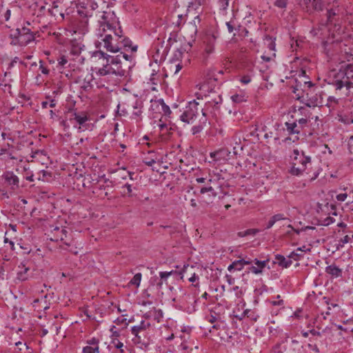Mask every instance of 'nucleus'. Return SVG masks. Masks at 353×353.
<instances>
[{
    "mask_svg": "<svg viewBox=\"0 0 353 353\" xmlns=\"http://www.w3.org/2000/svg\"><path fill=\"white\" fill-rule=\"evenodd\" d=\"M311 165L310 157L305 156L304 152L294 150L292 156L291 173L294 175L301 174Z\"/></svg>",
    "mask_w": 353,
    "mask_h": 353,
    "instance_id": "3",
    "label": "nucleus"
},
{
    "mask_svg": "<svg viewBox=\"0 0 353 353\" xmlns=\"http://www.w3.org/2000/svg\"><path fill=\"white\" fill-rule=\"evenodd\" d=\"M120 336V333L117 331H114L112 332L111 338L112 341L113 340V338L115 339V340H117V338Z\"/></svg>",
    "mask_w": 353,
    "mask_h": 353,
    "instance_id": "58",
    "label": "nucleus"
},
{
    "mask_svg": "<svg viewBox=\"0 0 353 353\" xmlns=\"http://www.w3.org/2000/svg\"><path fill=\"white\" fill-rule=\"evenodd\" d=\"M272 218L273 219V220L276 222L279 221H281V220H285L286 219V217L284 216V214H274V216H272Z\"/></svg>",
    "mask_w": 353,
    "mask_h": 353,
    "instance_id": "42",
    "label": "nucleus"
},
{
    "mask_svg": "<svg viewBox=\"0 0 353 353\" xmlns=\"http://www.w3.org/2000/svg\"><path fill=\"white\" fill-rule=\"evenodd\" d=\"M190 205L193 208H196L197 206V204H196V200L194 199H192L190 200Z\"/></svg>",
    "mask_w": 353,
    "mask_h": 353,
    "instance_id": "64",
    "label": "nucleus"
},
{
    "mask_svg": "<svg viewBox=\"0 0 353 353\" xmlns=\"http://www.w3.org/2000/svg\"><path fill=\"white\" fill-rule=\"evenodd\" d=\"M226 26L229 32H232L234 30H236L237 28L240 27L235 19H232L231 21L226 22Z\"/></svg>",
    "mask_w": 353,
    "mask_h": 353,
    "instance_id": "29",
    "label": "nucleus"
},
{
    "mask_svg": "<svg viewBox=\"0 0 353 353\" xmlns=\"http://www.w3.org/2000/svg\"><path fill=\"white\" fill-rule=\"evenodd\" d=\"M142 275L141 273H137L133 278L130 281L131 285H136V287H139L141 281Z\"/></svg>",
    "mask_w": 353,
    "mask_h": 353,
    "instance_id": "32",
    "label": "nucleus"
},
{
    "mask_svg": "<svg viewBox=\"0 0 353 353\" xmlns=\"http://www.w3.org/2000/svg\"><path fill=\"white\" fill-rule=\"evenodd\" d=\"M112 343L114 345V347L117 349H119L121 353H123L124 350H123V343L119 340H115V339L113 338V340L112 341Z\"/></svg>",
    "mask_w": 353,
    "mask_h": 353,
    "instance_id": "35",
    "label": "nucleus"
},
{
    "mask_svg": "<svg viewBox=\"0 0 353 353\" xmlns=\"http://www.w3.org/2000/svg\"><path fill=\"white\" fill-rule=\"evenodd\" d=\"M109 54L105 53L101 50H97L93 53L92 58L101 61L102 67L99 68L96 72V75L98 76L102 81L106 80V77L113 75L112 70V63L108 62V57Z\"/></svg>",
    "mask_w": 353,
    "mask_h": 353,
    "instance_id": "5",
    "label": "nucleus"
},
{
    "mask_svg": "<svg viewBox=\"0 0 353 353\" xmlns=\"http://www.w3.org/2000/svg\"><path fill=\"white\" fill-rule=\"evenodd\" d=\"M189 281L194 283L196 281H199V276L194 273L189 279Z\"/></svg>",
    "mask_w": 353,
    "mask_h": 353,
    "instance_id": "53",
    "label": "nucleus"
},
{
    "mask_svg": "<svg viewBox=\"0 0 353 353\" xmlns=\"http://www.w3.org/2000/svg\"><path fill=\"white\" fill-rule=\"evenodd\" d=\"M347 196V195L346 193L339 194L336 196V199L339 201H344L346 199Z\"/></svg>",
    "mask_w": 353,
    "mask_h": 353,
    "instance_id": "49",
    "label": "nucleus"
},
{
    "mask_svg": "<svg viewBox=\"0 0 353 353\" xmlns=\"http://www.w3.org/2000/svg\"><path fill=\"white\" fill-rule=\"evenodd\" d=\"M123 188H125L127 192H126V194L128 195V196H132V186L131 185L127 183L125 184L124 186H123Z\"/></svg>",
    "mask_w": 353,
    "mask_h": 353,
    "instance_id": "50",
    "label": "nucleus"
},
{
    "mask_svg": "<svg viewBox=\"0 0 353 353\" xmlns=\"http://www.w3.org/2000/svg\"><path fill=\"white\" fill-rule=\"evenodd\" d=\"M296 252H306L310 251V248H307L305 245H303L302 247L298 248L296 250Z\"/></svg>",
    "mask_w": 353,
    "mask_h": 353,
    "instance_id": "51",
    "label": "nucleus"
},
{
    "mask_svg": "<svg viewBox=\"0 0 353 353\" xmlns=\"http://www.w3.org/2000/svg\"><path fill=\"white\" fill-rule=\"evenodd\" d=\"M150 327V323L148 322H145V321H141L139 325L133 326L131 329L132 334L134 336L133 341L135 343L144 344L145 343L144 341H143L140 333H141L143 331H145Z\"/></svg>",
    "mask_w": 353,
    "mask_h": 353,
    "instance_id": "11",
    "label": "nucleus"
},
{
    "mask_svg": "<svg viewBox=\"0 0 353 353\" xmlns=\"http://www.w3.org/2000/svg\"><path fill=\"white\" fill-rule=\"evenodd\" d=\"M248 96L245 93L241 92L239 94H235L231 97L232 101L235 103H242L248 100Z\"/></svg>",
    "mask_w": 353,
    "mask_h": 353,
    "instance_id": "24",
    "label": "nucleus"
},
{
    "mask_svg": "<svg viewBox=\"0 0 353 353\" xmlns=\"http://www.w3.org/2000/svg\"><path fill=\"white\" fill-rule=\"evenodd\" d=\"M152 282L155 283L157 289L159 290L162 288L163 284L164 283L161 279H158L157 277L152 278Z\"/></svg>",
    "mask_w": 353,
    "mask_h": 353,
    "instance_id": "38",
    "label": "nucleus"
},
{
    "mask_svg": "<svg viewBox=\"0 0 353 353\" xmlns=\"http://www.w3.org/2000/svg\"><path fill=\"white\" fill-rule=\"evenodd\" d=\"M274 262V263H277L279 266L285 268L290 267L292 263L291 259H286L280 254L276 255Z\"/></svg>",
    "mask_w": 353,
    "mask_h": 353,
    "instance_id": "20",
    "label": "nucleus"
},
{
    "mask_svg": "<svg viewBox=\"0 0 353 353\" xmlns=\"http://www.w3.org/2000/svg\"><path fill=\"white\" fill-rule=\"evenodd\" d=\"M18 43L21 46H26L30 43L31 41L34 40V35L33 33L32 34H19L16 37Z\"/></svg>",
    "mask_w": 353,
    "mask_h": 353,
    "instance_id": "17",
    "label": "nucleus"
},
{
    "mask_svg": "<svg viewBox=\"0 0 353 353\" xmlns=\"http://www.w3.org/2000/svg\"><path fill=\"white\" fill-rule=\"evenodd\" d=\"M152 312H153V310H150V311H149V312H146V313L144 314V316H144L145 319H149V318H150V317L153 316V315H152Z\"/></svg>",
    "mask_w": 353,
    "mask_h": 353,
    "instance_id": "62",
    "label": "nucleus"
},
{
    "mask_svg": "<svg viewBox=\"0 0 353 353\" xmlns=\"http://www.w3.org/2000/svg\"><path fill=\"white\" fill-rule=\"evenodd\" d=\"M67 63L68 60L64 56H62L58 59V65L61 67H64Z\"/></svg>",
    "mask_w": 353,
    "mask_h": 353,
    "instance_id": "44",
    "label": "nucleus"
},
{
    "mask_svg": "<svg viewBox=\"0 0 353 353\" xmlns=\"http://www.w3.org/2000/svg\"><path fill=\"white\" fill-rule=\"evenodd\" d=\"M26 24H27V26H25L22 27L21 28L17 29V34H26V33H27V34L33 33V31L32 30V29L29 28V26L31 25L30 23L27 21Z\"/></svg>",
    "mask_w": 353,
    "mask_h": 353,
    "instance_id": "30",
    "label": "nucleus"
},
{
    "mask_svg": "<svg viewBox=\"0 0 353 353\" xmlns=\"http://www.w3.org/2000/svg\"><path fill=\"white\" fill-rule=\"evenodd\" d=\"M6 181L9 183L10 185L16 186L19 185V181L18 177L12 174L6 176Z\"/></svg>",
    "mask_w": 353,
    "mask_h": 353,
    "instance_id": "31",
    "label": "nucleus"
},
{
    "mask_svg": "<svg viewBox=\"0 0 353 353\" xmlns=\"http://www.w3.org/2000/svg\"><path fill=\"white\" fill-rule=\"evenodd\" d=\"M241 261H242L244 266L247 265H250L248 268V272L255 274H261L267 264L266 261H259L257 259H252L251 258L247 256L241 259Z\"/></svg>",
    "mask_w": 353,
    "mask_h": 353,
    "instance_id": "7",
    "label": "nucleus"
},
{
    "mask_svg": "<svg viewBox=\"0 0 353 353\" xmlns=\"http://www.w3.org/2000/svg\"><path fill=\"white\" fill-rule=\"evenodd\" d=\"M87 345L83 348V353H99V340L96 338H92L87 341Z\"/></svg>",
    "mask_w": 353,
    "mask_h": 353,
    "instance_id": "13",
    "label": "nucleus"
},
{
    "mask_svg": "<svg viewBox=\"0 0 353 353\" xmlns=\"http://www.w3.org/2000/svg\"><path fill=\"white\" fill-rule=\"evenodd\" d=\"M286 126V130L288 131V134H299L301 132L300 126L298 125L296 121L289 123H285Z\"/></svg>",
    "mask_w": 353,
    "mask_h": 353,
    "instance_id": "22",
    "label": "nucleus"
},
{
    "mask_svg": "<svg viewBox=\"0 0 353 353\" xmlns=\"http://www.w3.org/2000/svg\"><path fill=\"white\" fill-rule=\"evenodd\" d=\"M39 63V70H41V72L43 74L48 75L50 72L49 69L47 68V66L44 65L43 62L42 61H40Z\"/></svg>",
    "mask_w": 353,
    "mask_h": 353,
    "instance_id": "40",
    "label": "nucleus"
},
{
    "mask_svg": "<svg viewBox=\"0 0 353 353\" xmlns=\"http://www.w3.org/2000/svg\"><path fill=\"white\" fill-rule=\"evenodd\" d=\"M338 104L339 99L333 96H330L327 99V103L325 105L327 106L329 108L335 109Z\"/></svg>",
    "mask_w": 353,
    "mask_h": 353,
    "instance_id": "26",
    "label": "nucleus"
},
{
    "mask_svg": "<svg viewBox=\"0 0 353 353\" xmlns=\"http://www.w3.org/2000/svg\"><path fill=\"white\" fill-rule=\"evenodd\" d=\"M112 63L113 74L119 77H123L125 74V70L121 65V59L119 56H108V62Z\"/></svg>",
    "mask_w": 353,
    "mask_h": 353,
    "instance_id": "10",
    "label": "nucleus"
},
{
    "mask_svg": "<svg viewBox=\"0 0 353 353\" xmlns=\"http://www.w3.org/2000/svg\"><path fill=\"white\" fill-rule=\"evenodd\" d=\"M54 230L55 232L54 236L56 237L55 241H58L59 239L60 241H63L66 245H68V246L71 245V244H72L71 242L64 241L65 239L67 237L66 236L67 231L64 228H59L58 227H56Z\"/></svg>",
    "mask_w": 353,
    "mask_h": 353,
    "instance_id": "18",
    "label": "nucleus"
},
{
    "mask_svg": "<svg viewBox=\"0 0 353 353\" xmlns=\"http://www.w3.org/2000/svg\"><path fill=\"white\" fill-rule=\"evenodd\" d=\"M199 103L195 100L189 102L185 110L181 115V120L185 123H192L196 118L199 111L202 112L203 118L200 119V123L205 124L207 122V114L205 110L199 107Z\"/></svg>",
    "mask_w": 353,
    "mask_h": 353,
    "instance_id": "4",
    "label": "nucleus"
},
{
    "mask_svg": "<svg viewBox=\"0 0 353 353\" xmlns=\"http://www.w3.org/2000/svg\"><path fill=\"white\" fill-rule=\"evenodd\" d=\"M243 267H244V265H243L242 261H241V259H239V260H236V261H234L232 264H230L228 266V270L230 272L232 270L240 271V270H243Z\"/></svg>",
    "mask_w": 353,
    "mask_h": 353,
    "instance_id": "25",
    "label": "nucleus"
},
{
    "mask_svg": "<svg viewBox=\"0 0 353 353\" xmlns=\"http://www.w3.org/2000/svg\"><path fill=\"white\" fill-rule=\"evenodd\" d=\"M327 3V0H304L302 6L307 12H312L323 10Z\"/></svg>",
    "mask_w": 353,
    "mask_h": 353,
    "instance_id": "8",
    "label": "nucleus"
},
{
    "mask_svg": "<svg viewBox=\"0 0 353 353\" xmlns=\"http://www.w3.org/2000/svg\"><path fill=\"white\" fill-rule=\"evenodd\" d=\"M120 50L123 48L125 50H131L132 52L137 51V46H132V41L128 39L125 37L122 34V39H120Z\"/></svg>",
    "mask_w": 353,
    "mask_h": 353,
    "instance_id": "19",
    "label": "nucleus"
},
{
    "mask_svg": "<svg viewBox=\"0 0 353 353\" xmlns=\"http://www.w3.org/2000/svg\"><path fill=\"white\" fill-rule=\"evenodd\" d=\"M196 181L199 183H205L206 181H208V182H209L210 184L214 183V181L212 179H207L206 178L203 177L196 178Z\"/></svg>",
    "mask_w": 353,
    "mask_h": 353,
    "instance_id": "46",
    "label": "nucleus"
},
{
    "mask_svg": "<svg viewBox=\"0 0 353 353\" xmlns=\"http://www.w3.org/2000/svg\"><path fill=\"white\" fill-rule=\"evenodd\" d=\"M11 12L10 10H7L4 14V18L6 21H8L10 17Z\"/></svg>",
    "mask_w": 353,
    "mask_h": 353,
    "instance_id": "61",
    "label": "nucleus"
},
{
    "mask_svg": "<svg viewBox=\"0 0 353 353\" xmlns=\"http://www.w3.org/2000/svg\"><path fill=\"white\" fill-rule=\"evenodd\" d=\"M240 81L243 84H248L251 81V77L249 75H244L241 77Z\"/></svg>",
    "mask_w": 353,
    "mask_h": 353,
    "instance_id": "45",
    "label": "nucleus"
},
{
    "mask_svg": "<svg viewBox=\"0 0 353 353\" xmlns=\"http://www.w3.org/2000/svg\"><path fill=\"white\" fill-rule=\"evenodd\" d=\"M219 154V152H212L210 153V157L214 159V161H219V159L216 157V156Z\"/></svg>",
    "mask_w": 353,
    "mask_h": 353,
    "instance_id": "63",
    "label": "nucleus"
},
{
    "mask_svg": "<svg viewBox=\"0 0 353 353\" xmlns=\"http://www.w3.org/2000/svg\"><path fill=\"white\" fill-rule=\"evenodd\" d=\"M152 315L154 320H156L157 322H159L161 319L163 317V312L161 310L156 309L155 307H154Z\"/></svg>",
    "mask_w": 353,
    "mask_h": 353,
    "instance_id": "33",
    "label": "nucleus"
},
{
    "mask_svg": "<svg viewBox=\"0 0 353 353\" xmlns=\"http://www.w3.org/2000/svg\"><path fill=\"white\" fill-rule=\"evenodd\" d=\"M161 108L164 112V114L167 115L171 112L170 108L166 105L163 102L161 103Z\"/></svg>",
    "mask_w": 353,
    "mask_h": 353,
    "instance_id": "47",
    "label": "nucleus"
},
{
    "mask_svg": "<svg viewBox=\"0 0 353 353\" xmlns=\"http://www.w3.org/2000/svg\"><path fill=\"white\" fill-rule=\"evenodd\" d=\"M310 114L305 115V118L299 119L296 120V123L299 126H300L301 130L303 129L305 127L307 126V123L310 121Z\"/></svg>",
    "mask_w": 353,
    "mask_h": 353,
    "instance_id": "28",
    "label": "nucleus"
},
{
    "mask_svg": "<svg viewBox=\"0 0 353 353\" xmlns=\"http://www.w3.org/2000/svg\"><path fill=\"white\" fill-rule=\"evenodd\" d=\"M322 103L323 99L321 97V94H319V95L318 96V94L316 93L314 96H312L307 99L305 105L310 108H314L316 106L322 105Z\"/></svg>",
    "mask_w": 353,
    "mask_h": 353,
    "instance_id": "15",
    "label": "nucleus"
},
{
    "mask_svg": "<svg viewBox=\"0 0 353 353\" xmlns=\"http://www.w3.org/2000/svg\"><path fill=\"white\" fill-rule=\"evenodd\" d=\"M216 37L214 34H207L203 38V55L208 57L214 52Z\"/></svg>",
    "mask_w": 353,
    "mask_h": 353,
    "instance_id": "9",
    "label": "nucleus"
},
{
    "mask_svg": "<svg viewBox=\"0 0 353 353\" xmlns=\"http://www.w3.org/2000/svg\"><path fill=\"white\" fill-rule=\"evenodd\" d=\"M334 222V219L332 217H327L323 221V225H328Z\"/></svg>",
    "mask_w": 353,
    "mask_h": 353,
    "instance_id": "54",
    "label": "nucleus"
},
{
    "mask_svg": "<svg viewBox=\"0 0 353 353\" xmlns=\"http://www.w3.org/2000/svg\"><path fill=\"white\" fill-rule=\"evenodd\" d=\"M303 256V254L301 252H296V250L292 252L288 256L290 259H292L295 261L301 260Z\"/></svg>",
    "mask_w": 353,
    "mask_h": 353,
    "instance_id": "34",
    "label": "nucleus"
},
{
    "mask_svg": "<svg viewBox=\"0 0 353 353\" xmlns=\"http://www.w3.org/2000/svg\"><path fill=\"white\" fill-rule=\"evenodd\" d=\"M274 5L279 8H284L287 6V0H276Z\"/></svg>",
    "mask_w": 353,
    "mask_h": 353,
    "instance_id": "37",
    "label": "nucleus"
},
{
    "mask_svg": "<svg viewBox=\"0 0 353 353\" xmlns=\"http://www.w3.org/2000/svg\"><path fill=\"white\" fill-rule=\"evenodd\" d=\"M174 67H175V70L174 71V73L176 74L181 70L182 65L181 63H178L176 65H175Z\"/></svg>",
    "mask_w": 353,
    "mask_h": 353,
    "instance_id": "59",
    "label": "nucleus"
},
{
    "mask_svg": "<svg viewBox=\"0 0 353 353\" xmlns=\"http://www.w3.org/2000/svg\"><path fill=\"white\" fill-rule=\"evenodd\" d=\"M202 127L201 125L194 126L192 128L193 134L197 133L201 130Z\"/></svg>",
    "mask_w": 353,
    "mask_h": 353,
    "instance_id": "60",
    "label": "nucleus"
},
{
    "mask_svg": "<svg viewBox=\"0 0 353 353\" xmlns=\"http://www.w3.org/2000/svg\"><path fill=\"white\" fill-rule=\"evenodd\" d=\"M94 78L92 77V74H88L84 80L83 82L81 83V88L83 89L85 91L90 90L93 87V82Z\"/></svg>",
    "mask_w": 353,
    "mask_h": 353,
    "instance_id": "21",
    "label": "nucleus"
},
{
    "mask_svg": "<svg viewBox=\"0 0 353 353\" xmlns=\"http://www.w3.org/2000/svg\"><path fill=\"white\" fill-rule=\"evenodd\" d=\"M308 347L313 351H314L316 353L319 352V349L318 346L316 344H308Z\"/></svg>",
    "mask_w": 353,
    "mask_h": 353,
    "instance_id": "56",
    "label": "nucleus"
},
{
    "mask_svg": "<svg viewBox=\"0 0 353 353\" xmlns=\"http://www.w3.org/2000/svg\"><path fill=\"white\" fill-rule=\"evenodd\" d=\"M275 223V221L273 220V219L271 217L270 220L268 221V223L266 226V229L271 228Z\"/></svg>",
    "mask_w": 353,
    "mask_h": 353,
    "instance_id": "57",
    "label": "nucleus"
},
{
    "mask_svg": "<svg viewBox=\"0 0 353 353\" xmlns=\"http://www.w3.org/2000/svg\"><path fill=\"white\" fill-rule=\"evenodd\" d=\"M332 84L336 90H341L343 87L347 90L353 88V63L341 65L334 75Z\"/></svg>",
    "mask_w": 353,
    "mask_h": 353,
    "instance_id": "2",
    "label": "nucleus"
},
{
    "mask_svg": "<svg viewBox=\"0 0 353 353\" xmlns=\"http://www.w3.org/2000/svg\"><path fill=\"white\" fill-rule=\"evenodd\" d=\"M348 147L350 152L353 154V135L350 137L348 141Z\"/></svg>",
    "mask_w": 353,
    "mask_h": 353,
    "instance_id": "48",
    "label": "nucleus"
},
{
    "mask_svg": "<svg viewBox=\"0 0 353 353\" xmlns=\"http://www.w3.org/2000/svg\"><path fill=\"white\" fill-rule=\"evenodd\" d=\"M112 18L113 13L102 12L99 20V26L97 33L98 40L96 46H103L107 51L115 53L120 51V39H122L123 31L120 27L117 28L116 25L111 22Z\"/></svg>",
    "mask_w": 353,
    "mask_h": 353,
    "instance_id": "1",
    "label": "nucleus"
},
{
    "mask_svg": "<svg viewBox=\"0 0 353 353\" xmlns=\"http://www.w3.org/2000/svg\"><path fill=\"white\" fill-rule=\"evenodd\" d=\"M337 13L333 9H328L327 12V22H332V17L336 15Z\"/></svg>",
    "mask_w": 353,
    "mask_h": 353,
    "instance_id": "39",
    "label": "nucleus"
},
{
    "mask_svg": "<svg viewBox=\"0 0 353 353\" xmlns=\"http://www.w3.org/2000/svg\"><path fill=\"white\" fill-rule=\"evenodd\" d=\"M173 273V271L171 272H161L159 273L160 279L163 281L166 282L167 279L172 275Z\"/></svg>",
    "mask_w": 353,
    "mask_h": 353,
    "instance_id": "36",
    "label": "nucleus"
},
{
    "mask_svg": "<svg viewBox=\"0 0 353 353\" xmlns=\"http://www.w3.org/2000/svg\"><path fill=\"white\" fill-rule=\"evenodd\" d=\"M135 109H137L136 111H134L133 113H132V115L133 116H135L136 117H138L139 118V120H141V115L142 114V111L141 109H138L137 108L135 107Z\"/></svg>",
    "mask_w": 353,
    "mask_h": 353,
    "instance_id": "52",
    "label": "nucleus"
},
{
    "mask_svg": "<svg viewBox=\"0 0 353 353\" xmlns=\"http://www.w3.org/2000/svg\"><path fill=\"white\" fill-rule=\"evenodd\" d=\"M30 263L28 261L21 262L17 267V279L24 281L30 277Z\"/></svg>",
    "mask_w": 353,
    "mask_h": 353,
    "instance_id": "12",
    "label": "nucleus"
},
{
    "mask_svg": "<svg viewBox=\"0 0 353 353\" xmlns=\"http://www.w3.org/2000/svg\"><path fill=\"white\" fill-rule=\"evenodd\" d=\"M172 17L177 18L176 20L173 22V23L178 28H180L182 25H183L185 23L187 14L185 13V12L181 13L177 9H175L172 12Z\"/></svg>",
    "mask_w": 353,
    "mask_h": 353,
    "instance_id": "14",
    "label": "nucleus"
},
{
    "mask_svg": "<svg viewBox=\"0 0 353 353\" xmlns=\"http://www.w3.org/2000/svg\"><path fill=\"white\" fill-rule=\"evenodd\" d=\"M159 127L161 132H163V133H167L168 130L171 129V128H168V125L165 123H159Z\"/></svg>",
    "mask_w": 353,
    "mask_h": 353,
    "instance_id": "43",
    "label": "nucleus"
},
{
    "mask_svg": "<svg viewBox=\"0 0 353 353\" xmlns=\"http://www.w3.org/2000/svg\"><path fill=\"white\" fill-rule=\"evenodd\" d=\"M325 272L330 275L332 278L341 277L343 271L334 264L330 265L325 268Z\"/></svg>",
    "mask_w": 353,
    "mask_h": 353,
    "instance_id": "16",
    "label": "nucleus"
},
{
    "mask_svg": "<svg viewBox=\"0 0 353 353\" xmlns=\"http://www.w3.org/2000/svg\"><path fill=\"white\" fill-rule=\"evenodd\" d=\"M199 203L203 207L208 206L213 203L214 199L217 195L214 188L210 184L203 187L200 190Z\"/></svg>",
    "mask_w": 353,
    "mask_h": 353,
    "instance_id": "6",
    "label": "nucleus"
},
{
    "mask_svg": "<svg viewBox=\"0 0 353 353\" xmlns=\"http://www.w3.org/2000/svg\"><path fill=\"white\" fill-rule=\"evenodd\" d=\"M250 312V310H245L241 315H240V316H236V318L239 319V320H242L245 316H248V313Z\"/></svg>",
    "mask_w": 353,
    "mask_h": 353,
    "instance_id": "55",
    "label": "nucleus"
},
{
    "mask_svg": "<svg viewBox=\"0 0 353 353\" xmlns=\"http://www.w3.org/2000/svg\"><path fill=\"white\" fill-rule=\"evenodd\" d=\"M351 241V237L349 235H345V236H343V238L341 239L340 241H339V245L340 246H343L345 244L349 243Z\"/></svg>",
    "mask_w": 353,
    "mask_h": 353,
    "instance_id": "41",
    "label": "nucleus"
},
{
    "mask_svg": "<svg viewBox=\"0 0 353 353\" xmlns=\"http://www.w3.org/2000/svg\"><path fill=\"white\" fill-rule=\"evenodd\" d=\"M260 232L258 229H248L245 231L239 232L238 235L241 237H243L248 235L255 236L257 233Z\"/></svg>",
    "mask_w": 353,
    "mask_h": 353,
    "instance_id": "27",
    "label": "nucleus"
},
{
    "mask_svg": "<svg viewBox=\"0 0 353 353\" xmlns=\"http://www.w3.org/2000/svg\"><path fill=\"white\" fill-rule=\"evenodd\" d=\"M73 115H74V119L76 120V121L79 125H83L88 120V117L87 114L85 112H82L81 114H77V113L74 112L73 114Z\"/></svg>",
    "mask_w": 353,
    "mask_h": 353,
    "instance_id": "23",
    "label": "nucleus"
}]
</instances>
